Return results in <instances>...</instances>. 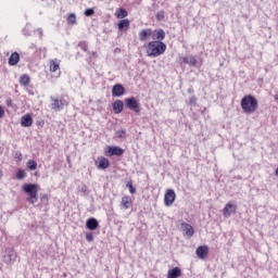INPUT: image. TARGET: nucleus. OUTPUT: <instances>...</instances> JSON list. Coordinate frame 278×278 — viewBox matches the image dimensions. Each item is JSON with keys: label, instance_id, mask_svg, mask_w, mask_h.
<instances>
[{"label": "nucleus", "instance_id": "nucleus-31", "mask_svg": "<svg viewBox=\"0 0 278 278\" xmlns=\"http://www.w3.org/2000/svg\"><path fill=\"white\" fill-rule=\"evenodd\" d=\"M127 188H129L130 194H136V189L134 188V184L131 181L127 182Z\"/></svg>", "mask_w": 278, "mask_h": 278}, {"label": "nucleus", "instance_id": "nucleus-25", "mask_svg": "<svg viewBox=\"0 0 278 278\" xmlns=\"http://www.w3.org/2000/svg\"><path fill=\"white\" fill-rule=\"evenodd\" d=\"M26 167L29 170H36L38 168V163H36V161L34 160H28V162L26 163Z\"/></svg>", "mask_w": 278, "mask_h": 278}, {"label": "nucleus", "instance_id": "nucleus-37", "mask_svg": "<svg viewBox=\"0 0 278 278\" xmlns=\"http://www.w3.org/2000/svg\"><path fill=\"white\" fill-rule=\"evenodd\" d=\"M5 116V110L3 106L0 105V118H3Z\"/></svg>", "mask_w": 278, "mask_h": 278}, {"label": "nucleus", "instance_id": "nucleus-30", "mask_svg": "<svg viewBox=\"0 0 278 278\" xmlns=\"http://www.w3.org/2000/svg\"><path fill=\"white\" fill-rule=\"evenodd\" d=\"M164 18H165V13H164V11H159V12L156 13V21H164Z\"/></svg>", "mask_w": 278, "mask_h": 278}, {"label": "nucleus", "instance_id": "nucleus-41", "mask_svg": "<svg viewBox=\"0 0 278 278\" xmlns=\"http://www.w3.org/2000/svg\"><path fill=\"white\" fill-rule=\"evenodd\" d=\"M83 49L84 51H88V46H85Z\"/></svg>", "mask_w": 278, "mask_h": 278}, {"label": "nucleus", "instance_id": "nucleus-39", "mask_svg": "<svg viewBox=\"0 0 278 278\" xmlns=\"http://www.w3.org/2000/svg\"><path fill=\"white\" fill-rule=\"evenodd\" d=\"M37 33H38L39 38H42V28H38Z\"/></svg>", "mask_w": 278, "mask_h": 278}, {"label": "nucleus", "instance_id": "nucleus-16", "mask_svg": "<svg viewBox=\"0 0 278 278\" xmlns=\"http://www.w3.org/2000/svg\"><path fill=\"white\" fill-rule=\"evenodd\" d=\"M21 125L23 127H31L34 125V118L31 117L30 114H25L24 116L21 117Z\"/></svg>", "mask_w": 278, "mask_h": 278}, {"label": "nucleus", "instance_id": "nucleus-8", "mask_svg": "<svg viewBox=\"0 0 278 278\" xmlns=\"http://www.w3.org/2000/svg\"><path fill=\"white\" fill-rule=\"evenodd\" d=\"M176 194H175V190L173 189H168L164 195V203L166 205V207H170V205H173V203H175V199H176Z\"/></svg>", "mask_w": 278, "mask_h": 278}, {"label": "nucleus", "instance_id": "nucleus-17", "mask_svg": "<svg viewBox=\"0 0 278 278\" xmlns=\"http://www.w3.org/2000/svg\"><path fill=\"white\" fill-rule=\"evenodd\" d=\"M225 218H229L236 212V205L227 203L223 210Z\"/></svg>", "mask_w": 278, "mask_h": 278}, {"label": "nucleus", "instance_id": "nucleus-40", "mask_svg": "<svg viewBox=\"0 0 278 278\" xmlns=\"http://www.w3.org/2000/svg\"><path fill=\"white\" fill-rule=\"evenodd\" d=\"M88 55H89V58H93V55H96V53L94 52H88Z\"/></svg>", "mask_w": 278, "mask_h": 278}, {"label": "nucleus", "instance_id": "nucleus-21", "mask_svg": "<svg viewBox=\"0 0 278 278\" xmlns=\"http://www.w3.org/2000/svg\"><path fill=\"white\" fill-rule=\"evenodd\" d=\"M18 62H21V55L18 54V52H13L11 54V56L9 58L10 66H16V64H18Z\"/></svg>", "mask_w": 278, "mask_h": 278}, {"label": "nucleus", "instance_id": "nucleus-42", "mask_svg": "<svg viewBox=\"0 0 278 278\" xmlns=\"http://www.w3.org/2000/svg\"><path fill=\"white\" fill-rule=\"evenodd\" d=\"M24 36H29V34L25 33V30H24Z\"/></svg>", "mask_w": 278, "mask_h": 278}, {"label": "nucleus", "instance_id": "nucleus-9", "mask_svg": "<svg viewBox=\"0 0 278 278\" xmlns=\"http://www.w3.org/2000/svg\"><path fill=\"white\" fill-rule=\"evenodd\" d=\"M164 38H166V31H164V29L159 28V29L152 30V40L154 42H162Z\"/></svg>", "mask_w": 278, "mask_h": 278}, {"label": "nucleus", "instance_id": "nucleus-3", "mask_svg": "<svg viewBox=\"0 0 278 278\" xmlns=\"http://www.w3.org/2000/svg\"><path fill=\"white\" fill-rule=\"evenodd\" d=\"M39 186L36 184H24L22 186L23 191L28 194L27 201L28 203H31V205H34V203H38V190H39Z\"/></svg>", "mask_w": 278, "mask_h": 278}, {"label": "nucleus", "instance_id": "nucleus-15", "mask_svg": "<svg viewBox=\"0 0 278 278\" xmlns=\"http://www.w3.org/2000/svg\"><path fill=\"white\" fill-rule=\"evenodd\" d=\"M125 94V87L121 84H116L112 88V96L113 97H123Z\"/></svg>", "mask_w": 278, "mask_h": 278}, {"label": "nucleus", "instance_id": "nucleus-36", "mask_svg": "<svg viewBox=\"0 0 278 278\" xmlns=\"http://www.w3.org/2000/svg\"><path fill=\"white\" fill-rule=\"evenodd\" d=\"M189 105H197V98L194 96H192L190 99H189Z\"/></svg>", "mask_w": 278, "mask_h": 278}, {"label": "nucleus", "instance_id": "nucleus-1", "mask_svg": "<svg viewBox=\"0 0 278 278\" xmlns=\"http://www.w3.org/2000/svg\"><path fill=\"white\" fill-rule=\"evenodd\" d=\"M148 58H160L166 53V43L163 41H149L146 47Z\"/></svg>", "mask_w": 278, "mask_h": 278}, {"label": "nucleus", "instance_id": "nucleus-24", "mask_svg": "<svg viewBox=\"0 0 278 278\" xmlns=\"http://www.w3.org/2000/svg\"><path fill=\"white\" fill-rule=\"evenodd\" d=\"M29 81H30V78H29V75H22L20 77V84L21 86H29Z\"/></svg>", "mask_w": 278, "mask_h": 278}, {"label": "nucleus", "instance_id": "nucleus-7", "mask_svg": "<svg viewBox=\"0 0 278 278\" xmlns=\"http://www.w3.org/2000/svg\"><path fill=\"white\" fill-rule=\"evenodd\" d=\"M180 229L187 238H192V236H194V228L186 222H181Z\"/></svg>", "mask_w": 278, "mask_h": 278}, {"label": "nucleus", "instance_id": "nucleus-10", "mask_svg": "<svg viewBox=\"0 0 278 278\" xmlns=\"http://www.w3.org/2000/svg\"><path fill=\"white\" fill-rule=\"evenodd\" d=\"M96 165L100 170H105L106 168H110V160L104 156H99L96 161Z\"/></svg>", "mask_w": 278, "mask_h": 278}, {"label": "nucleus", "instance_id": "nucleus-29", "mask_svg": "<svg viewBox=\"0 0 278 278\" xmlns=\"http://www.w3.org/2000/svg\"><path fill=\"white\" fill-rule=\"evenodd\" d=\"M117 18H125L127 17V10L121 8L116 13Z\"/></svg>", "mask_w": 278, "mask_h": 278}, {"label": "nucleus", "instance_id": "nucleus-27", "mask_svg": "<svg viewBox=\"0 0 278 278\" xmlns=\"http://www.w3.org/2000/svg\"><path fill=\"white\" fill-rule=\"evenodd\" d=\"M16 179H25V177H27V173L25 172V169H18L16 172V175H15Z\"/></svg>", "mask_w": 278, "mask_h": 278}, {"label": "nucleus", "instance_id": "nucleus-22", "mask_svg": "<svg viewBox=\"0 0 278 278\" xmlns=\"http://www.w3.org/2000/svg\"><path fill=\"white\" fill-rule=\"evenodd\" d=\"M121 205L122 207H124V210H129L131 207V197L129 195L123 197L121 201Z\"/></svg>", "mask_w": 278, "mask_h": 278}, {"label": "nucleus", "instance_id": "nucleus-6", "mask_svg": "<svg viewBox=\"0 0 278 278\" xmlns=\"http://www.w3.org/2000/svg\"><path fill=\"white\" fill-rule=\"evenodd\" d=\"M125 103L128 110H131L136 114H140V103H138V100H136L135 97L126 98Z\"/></svg>", "mask_w": 278, "mask_h": 278}, {"label": "nucleus", "instance_id": "nucleus-5", "mask_svg": "<svg viewBox=\"0 0 278 278\" xmlns=\"http://www.w3.org/2000/svg\"><path fill=\"white\" fill-rule=\"evenodd\" d=\"M16 257H17L16 251H14V249L12 248L5 249L2 255V260L4 264H8V266H12V264L16 262Z\"/></svg>", "mask_w": 278, "mask_h": 278}, {"label": "nucleus", "instance_id": "nucleus-20", "mask_svg": "<svg viewBox=\"0 0 278 278\" xmlns=\"http://www.w3.org/2000/svg\"><path fill=\"white\" fill-rule=\"evenodd\" d=\"M181 277V268L174 267L167 271V278H179Z\"/></svg>", "mask_w": 278, "mask_h": 278}, {"label": "nucleus", "instance_id": "nucleus-26", "mask_svg": "<svg viewBox=\"0 0 278 278\" xmlns=\"http://www.w3.org/2000/svg\"><path fill=\"white\" fill-rule=\"evenodd\" d=\"M68 25H77V15L75 13H71L67 17Z\"/></svg>", "mask_w": 278, "mask_h": 278}, {"label": "nucleus", "instance_id": "nucleus-4", "mask_svg": "<svg viewBox=\"0 0 278 278\" xmlns=\"http://www.w3.org/2000/svg\"><path fill=\"white\" fill-rule=\"evenodd\" d=\"M50 99L52 101L50 104V108L54 112H62V110H64V108H66V105H68V101H66V99H64V97H62V96L51 97Z\"/></svg>", "mask_w": 278, "mask_h": 278}, {"label": "nucleus", "instance_id": "nucleus-19", "mask_svg": "<svg viewBox=\"0 0 278 278\" xmlns=\"http://www.w3.org/2000/svg\"><path fill=\"white\" fill-rule=\"evenodd\" d=\"M180 62L181 64H189V66H197V59L192 55L182 56Z\"/></svg>", "mask_w": 278, "mask_h": 278}, {"label": "nucleus", "instance_id": "nucleus-23", "mask_svg": "<svg viewBox=\"0 0 278 278\" xmlns=\"http://www.w3.org/2000/svg\"><path fill=\"white\" fill-rule=\"evenodd\" d=\"M129 20H122L118 22L117 27L119 31H127V29H129Z\"/></svg>", "mask_w": 278, "mask_h": 278}, {"label": "nucleus", "instance_id": "nucleus-2", "mask_svg": "<svg viewBox=\"0 0 278 278\" xmlns=\"http://www.w3.org/2000/svg\"><path fill=\"white\" fill-rule=\"evenodd\" d=\"M258 105L257 99L254 96L248 94L241 99V109L244 114H255Z\"/></svg>", "mask_w": 278, "mask_h": 278}, {"label": "nucleus", "instance_id": "nucleus-18", "mask_svg": "<svg viewBox=\"0 0 278 278\" xmlns=\"http://www.w3.org/2000/svg\"><path fill=\"white\" fill-rule=\"evenodd\" d=\"M113 111L115 114H121V112H123V110H125V103H123L122 100H116L115 102H113Z\"/></svg>", "mask_w": 278, "mask_h": 278}, {"label": "nucleus", "instance_id": "nucleus-14", "mask_svg": "<svg viewBox=\"0 0 278 278\" xmlns=\"http://www.w3.org/2000/svg\"><path fill=\"white\" fill-rule=\"evenodd\" d=\"M86 227L90 231H96V229H99V220H97V218H94V217H90L86 222Z\"/></svg>", "mask_w": 278, "mask_h": 278}, {"label": "nucleus", "instance_id": "nucleus-13", "mask_svg": "<svg viewBox=\"0 0 278 278\" xmlns=\"http://www.w3.org/2000/svg\"><path fill=\"white\" fill-rule=\"evenodd\" d=\"M195 253L199 260H205L207 253H210V249L206 245H200L197 248Z\"/></svg>", "mask_w": 278, "mask_h": 278}, {"label": "nucleus", "instance_id": "nucleus-12", "mask_svg": "<svg viewBox=\"0 0 278 278\" xmlns=\"http://www.w3.org/2000/svg\"><path fill=\"white\" fill-rule=\"evenodd\" d=\"M123 153H125V150H123V148L118 146H111L108 148V155H110L111 157L112 155L121 156L123 155Z\"/></svg>", "mask_w": 278, "mask_h": 278}, {"label": "nucleus", "instance_id": "nucleus-43", "mask_svg": "<svg viewBox=\"0 0 278 278\" xmlns=\"http://www.w3.org/2000/svg\"><path fill=\"white\" fill-rule=\"evenodd\" d=\"M0 177H1V170H0Z\"/></svg>", "mask_w": 278, "mask_h": 278}, {"label": "nucleus", "instance_id": "nucleus-38", "mask_svg": "<svg viewBox=\"0 0 278 278\" xmlns=\"http://www.w3.org/2000/svg\"><path fill=\"white\" fill-rule=\"evenodd\" d=\"M5 103H7L8 108H12V105H13L12 99H10V98H8L5 100Z\"/></svg>", "mask_w": 278, "mask_h": 278}, {"label": "nucleus", "instance_id": "nucleus-33", "mask_svg": "<svg viewBox=\"0 0 278 278\" xmlns=\"http://www.w3.org/2000/svg\"><path fill=\"white\" fill-rule=\"evenodd\" d=\"M125 136H127V131H125V130H117L116 131V137L117 138H125Z\"/></svg>", "mask_w": 278, "mask_h": 278}, {"label": "nucleus", "instance_id": "nucleus-28", "mask_svg": "<svg viewBox=\"0 0 278 278\" xmlns=\"http://www.w3.org/2000/svg\"><path fill=\"white\" fill-rule=\"evenodd\" d=\"M50 71L51 73H56V71H60V63H55L54 61H51Z\"/></svg>", "mask_w": 278, "mask_h": 278}, {"label": "nucleus", "instance_id": "nucleus-35", "mask_svg": "<svg viewBox=\"0 0 278 278\" xmlns=\"http://www.w3.org/2000/svg\"><path fill=\"white\" fill-rule=\"evenodd\" d=\"M92 14H94V9L85 10V16H92Z\"/></svg>", "mask_w": 278, "mask_h": 278}, {"label": "nucleus", "instance_id": "nucleus-34", "mask_svg": "<svg viewBox=\"0 0 278 278\" xmlns=\"http://www.w3.org/2000/svg\"><path fill=\"white\" fill-rule=\"evenodd\" d=\"M86 240L87 242H92V240H94V236L92 235V232L86 233Z\"/></svg>", "mask_w": 278, "mask_h": 278}, {"label": "nucleus", "instance_id": "nucleus-11", "mask_svg": "<svg viewBox=\"0 0 278 278\" xmlns=\"http://www.w3.org/2000/svg\"><path fill=\"white\" fill-rule=\"evenodd\" d=\"M149 38H153V29L151 28H146V29H142L140 33H139V40L141 42H147V40Z\"/></svg>", "mask_w": 278, "mask_h": 278}, {"label": "nucleus", "instance_id": "nucleus-32", "mask_svg": "<svg viewBox=\"0 0 278 278\" xmlns=\"http://www.w3.org/2000/svg\"><path fill=\"white\" fill-rule=\"evenodd\" d=\"M14 157L17 162H23V153H21V151H16Z\"/></svg>", "mask_w": 278, "mask_h": 278}]
</instances>
